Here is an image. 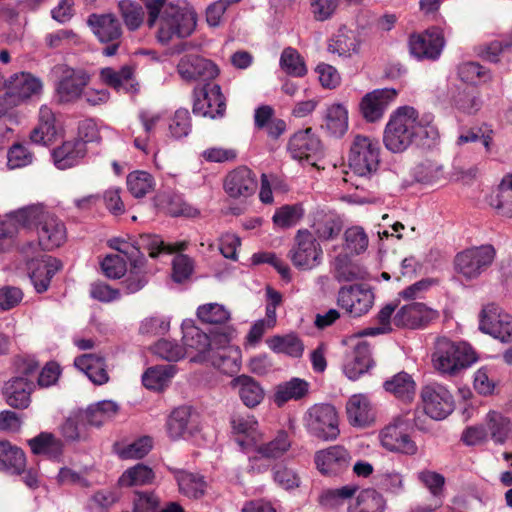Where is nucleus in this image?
Instances as JSON below:
<instances>
[{
    "label": "nucleus",
    "instance_id": "1",
    "mask_svg": "<svg viewBox=\"0 0 512 512\" xmlns=\"http://www.w3.org/2000/svg\"><path fill=\"white\" fill-rule=\"evenodd\" d=\"M430 116L419 118L418 112L409 106L398 108L389 119L384 131L385 147L393 152L405 151L410 145H430L438 138Z\"/></svg>",
    "mask_w": 512,
    "mask_h": 512
},
{
    "label": "nucleus",
    "instance_id": "2",
    "mask_svg": "<svg viewBox=\"0 0 512 512\" xmlns=\"http://www.w3.org/2000/svg\"><path fill=\"white\" fill-rule=\"evenodd\" d=\"M147 13V25L149 28L157 27L155 37L162 45L169 44L175 38L189 37L196 28L197 14L186 4L149 0Z\"/></svg>",
    "mask_w": 512,
    "mask_h": 512
},
{
    "label": "nucleus",
    "instance_id": "3",
    "mask_svg": "<svg viewBox=\"0 0 512 512\" xmlns=\"http://www.w3.org/2000/svg\"><path fill=\"white\" fill-rule=\"evenodd\" d=\"M16 216L23 221V227L35 228L38 246L43 250H52L66 240L64 223L41 204L26 206L17 210Z\"/></svg>",
    "mask_w": 512,
    "mask_h": 512
},
{
    "label": "nucleus",
    "instance_id": "4",
    "mask_svg": "<svg viewBox=\"0 0 512 512\" xmlns=\"http://www.w3.org/2000/svg\"><path fill=\"white\" fill-rule=\"evenodd\" d=\"M477 361L476 353L466 343L456 344L447 338H440L432 354L436 370L450 376L457 375Z\"/></svg>",
    "mask_w": 512,
    "mask_h": 512
},
{
    "label": "nucleus",
    "instance_id": "5",
    "mask_svg": "<svg viewBox=\"0 0 512 512\" xmlns=\"http://www.w3.org/2000/svg\"><path fill=\"white\" fill-rule=\"evenodd\" d=\"M303 424L311 436L323 441H333L340 434L338 413L331 404L311 406L304 413Z\"/></svg>",
    "mask_w": 512,
    "mask_h": 512
},
{
    "label": "nucleus",
    "instance_id": "6",
    "mask_svg": "<svg viewBox=\"0 0 512 512\" xmlns=\"http://www.w3.org/2000/svg\"><path fill=\"white\" fill-rule=\"evenodd\" d=\"M381 146L377 139L356 135L351 143L348 156L350 169L359 176L376 172L380 164Z\"/></svg>",
    "mask_w": 512,
    "mask_h": 512
},
{
    "label": "nucleus",
    "instance_id": "7",
    "mask_svg": "<svg viewBox=\"0 0 512 512\" xmlns=\"http://www.w3.org/2000/svg\"><path fill=\"white\" fill-rule=\"evenodd\" d=\"M36 248L34 243L29 242L22 247V253L25 255L28 274L35 290L43 293L48 290L53 276L62 268V262L49 255L30 258V252Z\"/></svg>",
    "mask_w": 512,
    "mask_h": 512
},
{
    "label": "nucleus",
    "instance_id": "8",
    "mask_svg": "<svg viewBox=\"0 0 512 512\" xmlns=\"http://www.w3.org/2000/svg\"><path fill=\"white\" fill-rule=\"evenodd\" d=\"M57 71L59 76L55 85V93L58 101L67 104L80 100L91 81V75L82 68H73L67 65L58 66Z\"/></svg>",
    "mask_w": 512,
    "mask_h": 512
},
{
    "label": "nucleus",
    "instance_id": "9",
    "mask_svg": "<svg viewBox=\"0 0 512 512\" xmlns=\"http://www.w3.org/2000/svg\"><path fill=\"white\" fill-rule=\"evenodd\" d=\"M193 96V113L195 115L211 119L224 116L226 99L217 83L206 81L202 86L194 89Z\"/></svg>",
    "mask_w": 512,
    "mask_h": 512
},
{
    "label": "nucleus",
    "instance_id": "10",
    "mask_svg": "<svg viewBox=\"0 0 512 512\" xmlns=\"http://www.w3.org/2000/svg\"><path fill=\"white\" fill-rule=\"evenodd\" d=\"M322 248L314 235L308 230H299L295 236V245L290 250L293 265L301 270H311L322 260Z\"/></svg>",
    "mask_w": 512,
    "mask_h": 512
},
{
    "label": "nucleus",
    "instance_id": "11",
    "mask_svg": "<svg viewBox=\"0 0 512 512\" xmlns=\"http://www.w3.org/2000/svg\"><path fill=\"white\" fill-rule=\"evenodd\" d=\"M479 329L503 343L512 341V316L498 305H486L480 314Z\"/></svg>",
    "mask_w": 512,
    "mask_h": 512
},
{
    "label": "nucleus",
    "instance_id": "12",
    "mask_svg": "<svg viewBox=\"0 0 512 512\" xmlns=\"http://www.w3.org/2000/svg\"><path fill=\"white\" fill-rule=\"evenodd\" d=\"M495 250L491 245L465 250L457 254L455 269L467 279L478 277L484 269L491 265Z\"/></svg>",
    "mask_w": 512,
    "mask_h": 512
},
{
    "label": "nucleus",
    "instance_id": "13",
    "mask_svg": "<svg viewBox=\"0 0 512 512\" xmlns=\"http://www.w3.org/2000/svg\"><path fill=\"white\" fill-rule=\"evenodd\" d=\"M421 399L424 412L433 420H442L454 410L453 396L440 384H429L422 388Z\"/></svg>",
    "mask_w": 512,
    "mask_h": 512
},
{
    "label": "nucleus",
    "instance_id": "14",
    "mask_svg": "<svg viewBox=\"0 0 512 512\" xmlns=\"http://www.w3.org/2000/svg\"><path fill=\"white\" fill-rule=\"evenodd\" d=\"M337 303L350 316L360 317L372 308L374 294L363 284L344 286L338 291Z\"/></svg>",
    "mask_w": 512,
    "mask_h": 512
},
{
    "label": "nucleus",
    "instance_id": "15",
    "mask_svg": "<svg viewBox=\"0 0 512 512\" xmlns=\"http://www.w3.org/2000/svg\"><path fill=\"white\" fill-rule=\"evenodd\" d=\"M445 46L443 32L432 27L409 38V51L418 60H437Z\"/></svg>",
    "mask_w": 512,
    "mask_h": 512
},
{
    "label": "nucleus",
    "instance_id": "16",
    "mask_svg": "<svg viewBox=\"0 0 512 512\" xmlns=\"http://www.w3.org/2000/svg\"><path fill=\"white\" fill-rule=\"evenodd\" d=\"M382 447L387 451L413 456L418 452L416 442L407 432L406 425L401 419L385 426L379 433Z\"/></svg>",
    "mask_w": 512,
    "mask_h": 512
},
{
    "label": "nucleus",
    "instance_id": "17",
    "mask_svg": "<svg viewBox=\"0 0 512 512\" xmlns=\"http://www.w3.org/2000/svg\"><path fill=\"white\" fill-rule=\"evenodd\" d=\"M288 150L298 161H306L312 165L322 153L321 141L311 128L296 132L289 140Z\"/></svg>",
    "mask_w": 512,
    "mask_h": 512
},
{
    "label": "nucleus",
    "instance_id": "18",
    "mask_svg": "<svg viewBox=\"0 0 512 512\" xmlns=\"http://www.w3.org/2000/svg\"><path fill=\"white\" fill-rule=\"evenodd\" d=\"M177 71L180 77L188 82L212 80L219 74L218 67L211 60L193 54L180 59Z\"/></svg>",
    "mask_w": 512,
    "mask_h": 512
},
{
    "label": "nucleus",
    "instance_id": "19",
    "mask_svg": "<svg viewBox=\"0 0 512 512\" xmlns=\"http://www.w3.org/2000/svg\"><path fill=\"white\" fill-rule=\"evenodd\" d=\"M232 433L236 436V442L244 451H249L263 438L259 430L258 421L248 413H236L231 416Z\"/></svg>",
    "mask_w": 512,
    "mask_h": 512
},
{
    "label": "nucleus",
    "instance_id": "20",
    "mask_svg": "<svg viewBox=\"0 0 512 512\" xmlns=\"http://www.w3.org/2000/svg\"><path fill=\"white\" fill-rule=\"evenodd\" d=\"M438 317V311L427 307L424 303L412 302L397 311L393 322L397 327L417 329L428 325Z\"/></svg>",
    "mask_w": 512,
    "mask_h": 512
},
{
    "label": "nucleus",
    "instance_id": "21",
    "mask_svg": "<svg viewBox=\"0 0 512 512\" xmlns=\"http://www.w3.org/2000/svg\"><path fill=\"white\" fill-rule=\"evenodd\" d=\"M396 96L397 91L393 88L376 89L367 93L360 102L362 116L368 122L378 121Z\"/></svg>",
    "mask_w": 512,
    "mask_h": 512
},
{
    "label": "nucleus",
    "instance_id": "22",
    "mask_svg": "<svg viewBox=\"0 0 512 512\" xmlns=\"http://www.w3.org/2000/svg\"><path fill=\"white\" fill-rule=\"evenodd\" d=\"M314 460L321 474L333 476L343 472L349 467L351 456L343 446L335 445L317 451Z\"/></svg>",
    "mask_w": 512,
    "mask_h": 512
},
{
    "label": "nucleus",
    "instance_id": "23",
    "mask_svg": "<svg viewBox=\"0 0 512 512\" xmlns=\"http://www.w3.org/2000/svg\"><path fill=\"white\" fill-rule=\"evenodd\" d=\"M257 189L256 175L246 166H239L229 172L224 180V190L232 198H248Z\"/></svg>",
    "mask_w": 512,
    "mask_h": 512
},
{
    "label": "nucleus",
    "instance_id": "24",
    "mask_svg": "<svg viewBox=\"0 0 512 512\" xmlns=\"http://www.w3.org/2000/svg\"><path fill=\"white\" fill-rule=\"evenodd\" d=\"M43 83L38 78L28 72H19L13 74L6 83V93L16 105L22 101L41 94Z\"/></svg>",
    "mask_w": 512,
    "mask_h": 512
},
{
    "label": "nucleus",
    "instance_id": "25",
    "mask_svg": "<svg viewBox=\"0 0 512 512\" xmlns=\"http://www.w3.org/2000/svg\"><path fill=\"white\" fill-rule=\"evenodd\" d=\"M86 153V142L82 138H73L55 148L52 152V158L58 169L65 170L77 165Z\"/></svg>",
    "mask_w": 512,
    "mask_h": 512
},
{
    "label": "nucleus",
    "instance_id": "26",
    "mask_svg": "<svg viewBox=\"0 0 512 512\" xmlns=\"http://www.w3.org/2000/svg\"><path fill=\"white\" fill-rule=\"evenodd\" d=\"M87 23L101 42L117 41L122 36L121 23L113 14H91Z\"/></svg>",
    "mask_w": 512,
    "mask_h": 512
},
{
    "label": "nucleus",
    "instance_id": "27",
    "mask_svg": "<svg viewBox=\"0 0 512 512\" xmlns=\"http://www.w3.org/2000/svg\"><path fill=\"white\" fill-rule=\"evenodd\" d=\"M33 382L25 377H14L7 381L3 388V394L7 404L16 409H25L31 401Z\"/></svg>",
    "mask_w": 512,
    "mask_h": 512
},
{
    "label": "nucleus",
    "instance_id": "28",
    "mask_svg": "<svg viewBox=\"0 0 512 512\" xmlns=\"http://www.w3.org/2000/svg\"><path fill=\"white\" fill-rule=\"evenodd\" d=\"M372 364L369 344L366 341H359L351 357L344 364L343 371L350 380L355 381L368 372Z\"/></svg>",
    "mask_w": 512,
    "mask_h": 512
},
{
    "label": "nucleus",
    "instance_id": "29",
    "mask_svg": "<svg viewBox=\"0 0 512 512\" xmlns=\"http://www.w3.org/2000/svg\"><path fill=\"white\" fill-rule=\"evenodd\" d=\"M138 256L143 255V251H147L151 257H157L160 253H174L184 251L188 243L186 241L166 244L158 235L141 234L135 239Z\"/></svg>",
    "mask_w": 512,
    "mask_h": 512
},
{
    "label": "nucleus",
    "instance_id": "30",
    "mask_svg": "<svg viewBox=\"0 0 512 512\" xmlns=\"http://www.w3.org/2000/svg\"><path fill=\"white\" fill-rule=\"evenodd\" d=\"M74 364L96 385H103L109 380L105 359L100 354H83L75 358Z\"/></svg>",
    "mask_w": 512,
    "mask_h": 512
},
{
    "label": "nucleus",
    "instance_id": "31",
    "mask_svg": "<svg viewBox=\"0 0 512 512\" xmlns=\"http://www.w3.org/2000/svg\"><path fill=\"white\" fill-rule=\"evenodd\" d=\"M346 413L353 426H366L374 419L371 402L365 394L352 395L346 404Z\"/></svg>",
    "mask_w": 512,
    "mask_h": 512
},
{
    "label": "nucleus",
    "instance_id": "32",
    "mask_svg": "<svg viewBox=\"0 0 512 512\" xmlns=\"http://www.w3.org/2000/svg\"><path fill=\"white\" fill-rule=\"evenodd\" d=\"M292 440L285 430H278L276 435L269 441L263 439L254 445L252 449L261 457L266 459H278L285 455L291 448Z\"/></svg>",
    "mask_w": 512,
    "mask_h": 512
},
{
    "label": "nucleus",
    "instance_id": "33",
    "mask_svg": "<svg viewBox=\"0 0 512 512\" xmlns=\"http://www.w3.org/2000/svg\"><path fill=\"white\" fill-rule=\"evenodd\" d=\"M360 49V40L355 32L341 28L329 40L327 50L330 53L337 54L339 57L349 58L357 54Z\"/></svg>",
    "mask_w": 512,
    "mask_h": 512
},
{
    "label": "nucleus",
    "instance_id": "34",
    "mask_svg": "<svg viewBox=\"0 0 512 512\" xmlns=\"http://www.w3.org/2000/svg\"><path fill=\"white\" fill-rule=\"evenodd\" d=\"M232 387L237 389L238 395L244 405L253 408L261 403L264 398V390L252 377L241 375L233 379Z\"/></svg>",
    "mask_w": 512,
    "mask_h": 512
},
{
    "label": "nucleus",
    "instance_id": "35",
    "mask_svg": "<svg viewBox=\"0 0 512 512\" xmlns=\"http://www.w3.org/2000/svg\"><path fill=\"white\" fill-rule=\"evenodd\" d=\"M119 411V406L112 400H103L88 406L82 412V418L89 426L100 427L111 420Z\"/></svg>",
    "mask_w": 512,
    "mask_h": 512
},
{
    "label": "nucleus",
    "instance_id": "36",
    "mask_svg": "<svg viewBox=\"0 0 512 512\" xmlns=\"http://www.w3.org/2000/svg\"><path fill=\"white\" fill-rule=\"evenodd\" d=\"M26 466V457L22 449L8 441L0 442V470L12 474H21Z\"/></svg>",
    "mask_w": 512,
    "mask_h": 512
},
{
    "label": "nucleus",
    "instance_id": "37",
    "mask_svg": "<svg viewBox=\"0 0 512 512\" xmlns=\"http://www.w3.org/2000/svg\"><path fill=\"white\" fill-rule=\"evenodd\" d=\"M386 501L381 493L373 488H367L358 493L353 503L348 506V512H384Z\"/></svg>",
    "mask_w": 512,
    "mask_h": 512
},
{
    "label": "nucleus",
    "instance_id": "38",
    "mask_svg": "<svg viewBox=\"0 0 512 512\" xmlns=\"http://www.w3.org/2000/svg\"><path fill=\"white\" fill-rule=\"evenodd\" d=\"M153 469L143 463H138L127 468L118 478V485L121 488L150 485L155 480Z\"/></svg>",
    "mask_w": 512,
    "mask_h": 512
},
{
    "label": "nucleus",
    "instance_id": "39",
    "mask_svg": "<svg viewBox=\"0 0 512 512\" xmlns=\"http://www.w3.org/2000/svg\"><path fill=\"white\" fill-rule=\"evenodd\" d=\"M309 391V383L304 379L292 378L281 383L276 387L274 402L281 407L290 400H300L304 398Z\"/></svg>",
    "mask_w": 512,
    "mask_h": 512
},
{
    "label": "nucleus",
    "instance_id": "40",
    "mask_svg": "<svg viewBox=\"0 0 512 512\" xmlns=\"http://www.w3.org/2000/svg\"><path fill=\"white\" fill-rule=\"evenodd\" d=\"M191 415L192 409L189 406H180L171 412L166 423V429L172 440H178L190 433Z\"/></svg>",
    "mask_w": 512,
    "mask_h": 512
},
{
    "label": "nucleus",
    "instance_id": "41",
    "mask_svg": "<svg viewBox=\"0 0 512 512\" xmlns=\"http://www.w3.org/2000/svg\"><path fill=\"white\" fill-rule=\"evenodd\" d=\"M383 387L387 392L403 401L412 400L416 392V384L412 376L403 371L386 380Z\"/></svg>",
    "mask_w": 512,
    "mask_h": 512
},
{
    "label": "nucleus",
    "instance_id": "42",
    "mask_svg": "<svg viewBox=\"0 0 512 512\" xmlns=\"http://www.w3.org/2000/svg\"><path fill=\"white\" fill-rule=\"evenodd\" d=\"M333 137H342L348 130V111L339 103L327 108L325 124L322 126Z\"/></svg>",
    "mask_w": 512,
    "mask_h": 512
},
{
    "label": "nucleus",
    "instance_id": "43",
    "mask_svg": "<svg viewBox=\"0 0 512 512\" xmlns=\"http://www.w3.org/2000/svg\"><path fill=\"white\" fill-rule=\"evenodd\" d=\"M175 479L178 483L179 491L189 498H200L206 490L204 477L197 473L184 470L175 471Z\"/></svg>",
    "mask_w": 512,
    "mask_h": 512
},
{
    "label": "nucleus",
    "instance_id": "44",
    "mask_svg": "<svg viewBox=\"0 0 512 512\" xmlns=\"http://www.w3.org/2000/svg\"><path fill=\"white\" fill-rule=\"evenodd\" d=\"M28 445L33 454L47 455L50 458H57L62 454L63 444L52 433L41 432L36 437L28 440Z\"/></svg>",
    "mask_w": 512,
    "mask_h": 512
},
{
    "label": "nucleus",
    "instance_id": "45",
    "mask_svg": "<svg viewBox=\"0 0 512 512\" xmlns=\"http://www.w3.org/2000/svg\"><path fill=\"white\" fill-rule=\"evenodd\" d=\"M267 345L276 353H283L295 358L301 357L304 352V344L295 334L273 336L267 340Z\"/></svg>",
    "mask_w": 512,
    "mask_h": 512
},
{
    "label": "nucleus",
    "instance_id": "46",
    "mask_svg": "<svg viewBox=\"0 0 512 512\" xmlns=\"http://www.w3.org/2000/svg\"><path fill=\"white\" fill-rule=\"evenodd\" d=\"M357 485H345L340 488L324 489L318 496V502L325 508H337L351 499L358 491Z\"/></svg>",
    "mask_w": 512,
    "mask_h": 512
},
{
    "label": "nucleus",
    "instance_id": "47",
    "mask_svg": "<svg viewBox=\"0 0 512 512\" xmlns=\"http://www.w3.org/2000/svg\"><path fill=\"white\" fill-rule=\"evenodd\" d=\"M174 374L175 368L171 365L150 367L142 375V383L148 389L161 390Z\"/></svg>",
    "mask_w": 512,
    "mask_h": 512
},
{
    "label": "nucleus",
    "instance_id": "48",
    "mask_svg": "<svg viewBox=\"0 0 512 512\" xmlns=\"http://www.w3.org/2000/svg\"><path fill=\"white\" fill-rule=\"evenodd\" d=\"M342 228L341 218L332 213L321 216L314 223L317 237L324 241L335 239L341 233Z\"/></svg>",
    "mask_w": 512,
    "mask_h": 512
},
{
    "label": "nucleus",
    "instance_id": "49",
    "mask_svg": "<svg viewBox=\"0 0 512 512\" xmlns=\"http://www.w3.org/2000/svg\"><path fill=\"white\" fill-rule=\"evenodd\" d=\"M183 343L188 349L204 353L210 346V340L206 333L202 332L198 327L192 325L191 321H185L182 324Z\"/></svg>",
    "mask_w": 512,
    "mask_h": 512
},
{
    "label": "nucleus",
    "instance_id": "50",
    "mask_svg": "<svg viewBox=\"0 0 512 512\" xmlns=\"http://www.w3.org/2000/svg\"><path fill=\"white\" fill-rule=\"evenodd\" d=\"M486 420L491 438L496 443H504L512 434L511 421L501 413L491 411L487 414Z\"/></svg>",
    "mask_w": 512,
    "mask_h": 512
},
{
    "label": "nucleus",
    "instance_id": "51",
    "mask_svg": "<svg viewBox=\"0 0 512 512\" xmlns=\"http://www.w3.org/2000/svg\"><path fill=\"white\" fill-rule=\"evenodd\" d=\"M155 182L151 174L145 171H134L127 176V186L136 198H142L154 188Z\"/></svg>",
    "mask_w": 512,
    "mask_h": 512
},
{
    "label": "nucleus",
    "instance_id": "52",
    "mask_svg": "<svg viewBox=\"0 0 512 512\" xmlns=\"http://www.w3.org/2000/svg\"><path fill=\"white\" fill-rule=\"evenodd\" d=\"M197 317L207 324H225L230 319L228 309L218 303H207L197 309Z\"/></svg>",
    "mask_w": 512,
    "mask_h": 512
},
{
    "label": "nucleus",
    "instance_id": "53",
    "mask_svg": "<svg viewBox=\"0 0 512 512\" xmlns=\"http://www.w3.org/2000/svg\"><path fill=\"white\" fill-rule=\"evenodd\" d=\"M280 66L287 74L302 77L307 73L303 58L299 52L291 47L283 50L280 57Z\"/></svg>",
    "mask_w": 512,
    "mask_h": 512
},
{
    "label": "nucleus",
    "instance_id": "54",
    "mask_svg": "<svg viewBox=\"0 0 512 512\" xmlns=\"http://www.w3.org/2000/svg\"><path fill=\"white\" fill-rule=\"evenodd\" d=\"M119 9L125 25L129 30H137L144 21V10L142 6L131 0L119 2Z\"/></svg>",
    "mask_w": 512,
    "mask_h": 512
},
{
    "label": "nucleus",
    "instance_id": "55",
    "mask_svg": "<svg viewBox=\"0 0 512 512\" xmlns=\"http://www.w3.org/2000/svg\"><path fill=\"white\" fill-rule=\"evenodd\" d=\"M458 76L461 81L469 84L491 80L489 70L476 62H465L458 66Z\"/></svg>",
    "mask_w": 512,
    "mask_h": 512
},
{
    "label": "nucleus",
    "instance_id": "56",
    "mask_svg": "<svg viewBox=\"0 0 512 512\" xmlns=\"http://www.w3.org/2000/svg\"><path fill=\"white\" fill-rule=\"evenodd\" d=\"M86 426L85 419L82 418V412L79 411L65 419L60 426V432L66 440L76 441L84 436Z\"/></svg>",
    "mask_w": 512,
    "mask_h": 512
},
{
    "label": "nucleus",
    "instance_id": "57",
    "mask_svg": "<svg viewBox=\"0 0 512 512\" xmlns=\"http://www.w3.org/2000/svg\"><path fill=\"white\" fill-rule=\"evenodd\" d=\"M16 214L17 210L11 212L0 225V250L2 251L13 243L14 238L18 234L19 227H23V221Z\"/></svg>",
    "mask_w": 512,
    "mask_h": 512
},
{
    "label": "nucleus",
    "instance_id": "58",
    "mask_svg": "<svg viewBox=\"0 0 512 512\" xmlns=\"http://www.w3.org/2000/svg\"><path fill=\"white\" fill-rule=\"evenodd\" d=\"M133 74L134 70L129 65H124L118 71L111 67H105L100 71L102 81L115 89L127 84L132 79Z\"/></svg>",
    "mask_w": 512,
    "mask_h": 512
},
{
    "label": "nucleus",
    "instance_id": "59",
    "mask_svg": "<svg viewBox=\"0 0 512 512\" xmlns=\"http://www.w3.org/2000/svg\"><path fill=\"white\" fill-rule=\"evenodd\" d=\"M154 354L161 359L175 362L185 356V348L174 340L161 339L152 348Z\"/></svg>",
    "mask_w": 512,
    "mask_h": 512
},
{
    "label": "nucleus",
    "instance_id": "60",
    "mask_svg": "<svg viewBox=\"0 0 512 512\" xmlns=\"http://www.w3.org/2000/svg\"><path fill=\"white\" fill-rule=\"evenodd\" d=\"M303 216V209L299 205H285L273 215V222L280 228H290L298 223Z\"/></svg>",
    "mask_w": 512,
    "mask_h": 512
},
{
    "label": "nucleus",
    "instance_id": "61",
    "mask_svg": "<svg viewBox=\"0 0 512 512\" xmlns=\"http://www.w3.org/2000/svg\"><path fill=\"white\" fill-rule=\"evenodd\" d=\"M152 449V439L148 436H143L134 442L126 445L118 454L121 459H141L146 456Z\"/></svg>",
    "mask_w": 512,
    "mask_h": 512
},
{
    "label": "nucleus",
    "instance_id": "62",
    "mask_svg": "<svg viewBox=\"0 0 512 512\" xmlns=\"http://www.w3.org/2000/svg\"><path fill=\"white\" fill-rule=\"evenodd\" d=\"M160 498L153 491H135L132 497L133 512H155Z\"/></svg>",
    "mask_w": 512,
    "mask_h": 512
},
{
    "label": "nucleus",
    "instance_id": "63",
    "mask_svg": "<svg viewBox=\"0 0 512 512\" xmlns=\"http://www.w3.org/2000/svg\"><path fill=\"white\" fill-rule=\"evenodd\" d=\"M172 137L179 139L187 136L191 131V118L187 109H178L169 124Z\"/></svg>",
    "mask_w": 512,
    "mask_h": 512
},
{
    "label": "nucleus",
    "instance_id": "64",
    "mask_svg": "<svg viewBox=\"0 0 512 512\" xmlns=\"http://www.w3.org/2000/svg\"><path fill=\"white\" fill-rule=\"evenodd\" d=\"M346 248L355 254H360L368 246V237L361 227H351L345 231Z\"/></svg>",
    "mask_w": 512,
    "mask_h": 512
}]
</instances>
